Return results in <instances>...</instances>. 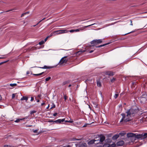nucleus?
I'll list each match as a JSON object with an SVG mask.
<instances>
[{
  "instance_id": "12",
  "label": "nucleus",
  "mask_w": 147,
  "mask_h": 147,
  "mask_svg": "<svg viewBox=\"0 0 147 147\" xmlns=\"http://www.w3.org/2000/svg\"><path fill=\"white\" fill-rule=\"evenodd\" d=\"M114 73L111 71H107L105 72V74L109 76H113L114 75Z\"/></svg>"
},
{
  "instance_id": "6",
  "label": "nucleus",
  "mask_w": 147,
  "mask_h": 147,
  "mask_svg": "<svg viewBox=\"0 0 147 147\" xmlns=\"http://www.w3.org/2000/svg\"><path fill=\"white\" fill-rule=\"evenodd\" d=\"M105 137L104 136H101L100 139L97 140H96V141H97V142H96L95 143V144H97L98 143H100L102 144V142L104 141L105 139Z\"/></svg>"
},
{
  "instance_id": "24",
  "label": "nucleus",
  "mask_w": 147,
  "mask_h": 147,
  "mask_svg": "<svg viewBox=\"0 0 147 147\" xmlns=\"http://www.w3.org/2000/svg\"><path fill=\"white\" fill-rule=\"evenodd\" d=\"M44 73V72H42L38 74H34L33 75L36 76H39L42 75Z\"/></svg>"
},
{
  "instance_id": "2",
  "label": "nucleus",
  "mask_w": 147,
  "mask_h": 147,
  "mask_svg": "<svg viewBox=\"0 0 147 147\" xmlns=\"http://www.w3.org/2000/svg\"><path fill=\"white\" fill-rule=\"evenodd\" d=\"M68 32V31L66 30H56L54 31L53 33V34H51V36L53 35H57L60 34H63L65 33H67Z\"/></svg>"
},
{
  "instance_id": "35",
  "label": "nucleus",
  "mask_w": 147,
  "mask_h": 147,
  "mask_svg": "<svg viewBox=\"0 0 147 147\" xmlns=\"http://www.w3.org/2000/svg\"><path fill=\"white\" fill-rule=\"evenodd\" d=\"M67 31H68V32H71V33L75 32V30H70L69 31H68V30H67Z\"/></svg>"
},
{
  "instance_id": "49",
  "label": "nucleus",
  "mask_w": 147,
  "mask_h": 147,
  "mask_svg": "<svg viewBox=\"0 0 147 147\" xmlns=\"http://www.w3.org/2000/svg\"><path fill=\"white\" fill-rule=\"evenodd\" d=\"M67 83V82H65L63 83V85H65Z\"/></svg>"
},
{
  "instance_id": "17",
  "label": "nucleus",
  "mask_w": 147,
  "mask_h": 147,
  "mask_svg": "<svg viewBox=\"0 0 147 147\" xmlns=\"http://www.w3.org/2000/svg\"><path fill=\"white\" fill-rule=\"evenodd\" d=\"M96 140H90L89 142V143L91 144H92L93 143H94L95 144V143H96V142H96Z\"/></svg>"
},
{
  "instance_id": "34",
  "label": "nucleus",
  "mask_w": 147,
  "mask_h": 147,
  "mask_svg": "<svg viewBox=\"0 0 147 147\" xmlns=\"http://www.w3.org/2000/svg\"><path fill=\"white\" fill-rule=\"evenodd\" d=\"M36 112V111H30V114L32 115L33 113H35Z\"/></svg>"
},
{
  "instance_id": "19",
  "label": "nucleus",
  "mask_w": 147,
  "mask_h": 147,
  "mask_svg": "<svg viewBox=\"0 0 147 147\" xmlns=\"http://www.w3.org/2000/svg\"><path fill=\"white\" fill-rule=\"evenodd\" d=\"M143 139L145 138L147 136V133H145L144 134H142Z\"/></svg>"
},
{
  "instance_id": "47",
  "label": "nucleus",
  "mask_w": 147,
  "mask_h": 147,
  "mask_svg": "<svg viewBox=\"0 0 147 147\" xmlns=\"http://www.w3.org/2000/svg\"><path fill=\"white\" fill-rule=\"evenodd\" d=\"M130 25H131V26H133V24L132 23V20H130Z\"/></svg>"
},
{
  "instance_id": "29",
  "label": "nucleus",
  "mask_w": 147,
  "mask_h": 147,
  "mask_svg": "<svg viewBox=\"0 0 147 147\" xmlns=\"http://www.w3.org/2000/svg\"><path fill=\"white\" fill-rule=\"evenodd\" d=\"M118 95H119V94H118V93L116 94H116H115L114 97V98L115 99H116L117 97L118 96Z\"/></svg>"
},
{
  "instance_id": "44",
  "label": "nucleus",
  "mask_w": 147,
  "mask_h": 147,
  "mask_svg": "<svg viewBox=\"0 0 147 147\" xmlns=\"http://www.w3.org/2000/svg\"><path fill=\"white\" fill-rule=\"evenodd\" d=\"M67 97L66 95H65L64 96V98L65 100L67 99Z\"/></svg>"
},
{
  "instance_id": "3",
  "label": "nucleus",
  "mask_w": 147,
  "mask_h": 147,
  "mask_svg": "<svg viewBox=\"0 0 147 147\" xmlns=\"http://www.w3.org/2000/svg\"><path fill=\"white\" fill-rule=\"evenodd\" d=\"M127 115L126 116L123 113L121 115L122 116V118L120 121V122L123 121L124 122H125L129 121V117L128 115H129V110L127 111L126 112Z\"/></svg>"
},
{
  "instance_id": "56",
  "label": "nucleus",
  "mask_w": 147,
  "mask_h": 147,
  "mask_svg": "<svg viewBox=\"0 0 147 147\" xmlns=\"http://www.w3.org/2000/svg\"><path fill=\"white\" fill-rule=\"evenodd\" d=\"M42 21V20H40L36 24L37 25H38V24H39L40 22H41Z\"/></svg>"
},
{
  "instance_id": "16",
  "label": "nucleus",
  "mask_w": 147,
  "mask_h": 147,
  "mask_svg": "<svg viewBox=\"0 0 147 147\" xmlns=\"http://www.w3.org/2000/svg\"><path fill=\"white\" fill-rule=\"evenodd\" d=\"M20 100H25L26 101H27L28 100V97L26 96H23Z\"/></svg>"
},
{
  "instance_id": "32",
  "label": "nucleus",
  "mask_w": 147,
  "mask_h": 147,
  "mask_svg": "<svg viewBox=\"0 0 147 147\" xmlns=\"http://www.w3.org/2000/svg\"><path fill=\"white\" fill-rule=\"evenodd\" d=\"M51 79V77H49L48 78H47L45 79V81H49V80H50Z\"/></svg>"
},
{
  "instance_id": "36",
  "label": "nucleus",
  "mask_w": 147,
  "mask_h": 147,
  "mask_svg": "<svg viewBox=\"0 0 147 147\" xmlns=\"http://www.w3.org/2000/svg\"><path fill=\"white\" fill-rule=\"evenodd\" d=\"M15 94H13L12 95V98H13L15 97Z\"/></svg>"
},
{
  "instance_id": "40",
  "label": "nucleus",
  "mask_w": 147,
  "mask_h": 147,
  "mask_svg": "<svg viewBox=\"0 0 147 147\" xmlns=\"http://www.w3.org/2000/svg\"><path fill=\"white\" fill-rule=\"evenodd\" d=\"M98 105L97 104H95L94 105V107L96 108H98Z\"/></svg>"
},
{
  "instance_id": "27",
  "label": "nucleus",
  "mask_w": 147,
  "mask_h": 147,
  "mask_svg": "<svg viewBox=\"0 0 147 147\" xmlns=\"http://www.w3.org/2000/svg\"><path fill=\"white\" fill-rule=\"evenodd\" d=\"M116 79L114 78H113L111 80V81L112 82H113L115 81Z\"/></svg>"
},
{
  "instance_id": "51",
  "label": "nucleus",
  "mask_w": 147,
  "mask_h": 147,
  "mask_svg": "<svg viewBox=\"0 0 147 147\" xmlns=\"http://www.w3.org/2000/svg\"><path fill=\"white\" fill-rule=\"evenodd\" d=\"M117 23V22H114V23H112V24H109V25H107V26H109V25H111L114 24H115V23Z\"/></svg>"
},
{
  "instance_id": "53",
  "label": "nucleus",
  "mask_w": 147,
  "mask_h": 147,
  "mask_svg": "<svg viewBox=\"0 0 147 147\" xmlns=\"http://www.w3.org/2000/svg\"><path fill=\"white\" fill-rule=\"evenodd\" d=\"M94 51V50H91L89 52V53H91L93 52Z\"/></svg>"
},
{
  "instance_id": "54",
  "label": "nucleus",
  "mask_w": 147,
  "mask_h": 147,
  "mask_svg": "<svg viewBox=\"0 0 147 147\" xmlns=\"http://www.w3.org/2000/svg\"><path fill=\"white\" fill-rule=\"evenodd\" d=\"M32 125H26V127H30L31 126H32Z\"/></svg>"
},
{
  "instance_id": "5",
  "label": "nucleus",
  "mask_w": 147,
  "mask_h": 147,
  "mask_svg": "<svg viewBox=\"0 0 147 147\" xmlns=\"http://www.w3.org/2000/svg\"><path fill=\"white\" fill-rule=\"evenodd\" d=\"M102 41V39L95 40L92 41L91 43L93 45V46H95L97 44L101 43Z\"/></svg>"
},
{
  "instance_id": "46",
  "label": "nucleus",
  "mask_w": 147,
  "mask_h": 147,
  "mask_svg": "<svg viewBox=\"0 0 147 147\" xmlns=\"http://www.w3.org/2000/svg\"><path fill=\"white\" fill-rule=\"evenodd\" d=\"M37 131L38 130L37 129H36V130H34V131H33V132L34 133H36L37 132Z\"/></svg>"
},
{
  "instance_id": "20",
  "label": "nucleus",
  "mask_w": 147,
  "mask_h": 147,
  "mask_svg": "<svg viewBox=\"0 0 147 147\" xmlns=\"http://www.w3.org/2000/svg\"><path fill=\"white\" fill-rule=\"evenodd\" d=\"M116 144L115 143H113L112 144L110 145L109 147H115L116 146Z\"/></svg>"
},
{
  "instance_id": "18",
  "label": "nucleus",
  "mask_w": 147,
  "mask_h": 147,
  "mask_svg": "<svg viewBox=\"0 0 147 147\" xmlns=\"http://www.w3.org/2000/svg\"><path fill=\"white\" fill-rule=\"evenodd\" d=\"M126 133L124 132H121L119 133V135H120L121 136H124V135L126 134Z\"/></svg>"
},
{
  "instance_id": "50",
  "label": "nucleus",
  "mask_w": 147,
  "mask_h": 147,
  "mask_svg": "<svg viewBox=\"0 0 147 147\" xmlns=\"http://www.w3.org/2000/svg\"><path fill=\"white\" fill-rule=\"evenodd\" d=\"M57 115V113H55L53 114V116H56Z\"/></svg>"
},
{
  "instance_id": "11",
  "label": "nucleus",
  "mask_w": 147,
  "mask_h": 147,
  "mask_svg": "<svg viewBox=\"0 0 147 147\" xmlns=\"http://www.w3.org/2000/svg\"><path fill=\"white\" fill-rule=\"evenodd\" d=\"M135 136L136 139H143L142 134H137V135H136V134H135Z\"/></svg>"
},
{
  "instance_id": "41",
  "label": "nucleus",
  "mask_w": 147,
  "mask_h": 147,
  "mask_svg": "<svg viewBox=\"0 0 147 147\" xmlns=\"http://www.w3.org/2000/svg\"><path fill=\"white\" fill-rule=\"evenodd\" d=\"M60 121H61V122H63L65 121V119H60Z\"/></svg>"
},
{
  "instance_id": "13",
  "label": "nucleus",
  "mask_w": 147,
  "mask_h": 147,
  "mask_svg": "<svg viewBox=\"0 0 147 147\" xmlns=\"http://www.w3.org/2000/svg\"><path fill=\"white\" fill-rule=\"evenodd\" d=\"M119 136L118 134H117L114 135L112 137V139L113 140H116L117 139Z\"/></svg>"
},
{
  "instance_id": "38",
  "label": "nucleus",
  "mask_w": 147,
  "mask_h": 147,
  "mask_svg": "<svg viewBox=\"0 0 147 147\" xmlns=\"http://www.w3.org/2000/svg\"><path fill=\"white\" fill-rule=\"evenodd\" d=\"M79 31H80V30H79V28H78V29H76V30H75V32H79Z\"/></svg>"
},
{
  "instance_id": "7",
  "label": "nucleus",
  "mask_w": 147,
  "mask_h": 147,
  "mask_svg": "<svg viewBox=\"0 0 147 147\" xmlns=\"http://www.w3.org/2000/svg\"><path fill=\"white\" fill-rule=\"evenodd\" d=\"M66 57H64L61 58L59 62V65L63 64L67 62V60L65 59Z\"/></svg>"
},
{
  "instance_id": "30",
  "label": "nucleus",
  "mask_w": 147,
  "mask_h": 147,
  "mask_svg": "<svg viewBox=\"0 0 147 147\" xmlns=\"http://www.w3.org/2000/svg\"><path fill=\"white\" fill-rule=\"evenodd\" d=\"M55 105L54 104H53L52 105H51V107L50 109L55 108Z\"/></svg>"
},
{
  "instance_id": "22",
  "label": "nucleus",
  "mask_w": 147,
  "mask_h": 147,
  "mask_svg": "<svg viewBox=\"0 0 147 147\" xmlns=\"http://www.w3.org/2000/svg\"><path fill=\"white\" fill-rule=\"evenodd\" d=\"M108 44V43H107V44H103L102 45H99V46H96V48H99V47H103V46H104L106 45H107Z\"/></svg>"
},
{
  "instance_id": "58",
  "label": "nucleus",
  "mask_w": 147,
  "mask_h": 147,
  "mask_svg": "<svg viewBox=\"0 0 147 147\" xmlns=\"http://www.w3.org/2000/svg\"><path fill=\"white\" fill-rule=\"evenodd\" d=\"M49 107V105L48 107H47V109H48Z\"/></svg>"
},
{
  "instance_id": "37",
  "label": "nucleus",
  "mask_w": 147,
  "mask_h": 147,
  "mask_svg": "<svg viewBox=\"0 0 147 147\" xmlns=\"http://www.w3.org/2000/svg\"><path fill=\"white\" fill-rule=\"evenodd\" d=\"M49 37V36H47L45 39L44 40V41L45 42L47 40L48 38Z\"/></svg>"
},
{
  "instance_id": "33",
  "label": "nucleus",
  "mask_w": 147,
  "mask_h": 147,
  "mask_svg": "<svg viewBox=\"0 0 147 147\" xmlns=\"http://www.w3.org/2000/svg\"><path fill=\"white\" fill-rule=\"evenodd\" d=\"M8 61V60H7L6 61H3V62H2L0 63V65H1L4 63H6Z\"/></svg>"
},
{
  "instance_id": "45",
  "label": "nucleus",
  "mask_w": 147,
  "mask_h": 147,
  "mask_svg": "<svg viewBox=\"0 0 147 147\" xmlns=\"http://www.w3.org/2000/svg\"><path fill=\"white\" fill-rule=\"evenodd\" d=\"M26 14V13H23V14H22L21 15V17H23V16H24Z\"/></svg>"
},
{
  "instance_id": "8",
  "label": "nucleus",
  "mask_w": 147,
  "mask_h": 147,
  "mask_svg": "<svg viewBox=\"0 0 147 147\" xmlns=\"http://www.w3.org/2000/svg\"><path fill=\"white\" fill-rule=\"evenodd\" d=\"M96 24L94 23V24H91V25H88V26H84L82 27H80V28H78L79 29L80 31H82L84 30L87 27H89L90 26H92V25H94L95 24Z\"/></svg>"
},
{
  "instance_id": "61",
  "label": "nucleus",
  "mask_w": 147,
  "mask_h": 147,
  "mask_svg": "<svg viewBox=\"0 0 147 147\" xmlns=\"http://www.w3.org/2000/svg\"><path fill=\"white\" fill-rule=\"evenodd\" d=\"M26 13V14H28V12H26V13Z\"/></svg>"
},
{
  "instance_id": "59",
  "label": "nucleus",
  "mask_w": 147,
  "mask_h": 147,
  "mask_svg": "<svg viewBox=\"0 0 147 147\" xmlns=\"http://www.w3.org/2000/svg\"><path fill=\"white\" fill-rule=\"evenodd\" d=\"M84 52V51H78V53H79V52H81V53H83V52Z\"/></svg>"
},
{
  "instance_id": "60",
  "label": "nucleus",
  "mask_w": 147,
  "mask_h": 147,
  "mask_svg": "<svg viewBox=\"0 0 147 147\" xmlns=\"http://www.w3.org/2000/svg\"><path fill=\"white\" fill-rule=\"evenodd\" d=\"M127 137H129V133L127 134Z\"/></svg>"
},
{
  "instance_id": "15",
  "label": "nucleus",
  "mask_w": 147,
  "mask_h": 147,
  "mask_svg": "<svg viewBox=\"0 0 147 147\" xmlns=\"http://www.w3.org/2000/svg\"><path fill=\"white\" fill-rule=\"evenodd\" d=\"M97 85L99 87H100L101 86V82L99 80H97Z\"/></svg>"
},
{
  "instance_id": "63",
  "label": "nucleus",
  "mask_w": 147,
  "mask_h": 147,
  "mask_svg": "<svg viewBox=\"0 0 147 147\" xmlns=\"http://www.w3.org/2000/svg\"><path fill=\"white\" fill-rule=\"evenodd\" d=\"M71 86V85L70 84V85H69V87H70Z\"/></svg>"
},
{
  "instance_id": "28",
  "label": "nucleus",
  "mask_w": 147,
  "mask_h": 147,
  "mask_svg": "<svg viewBox=\"0 0 147 147\" xmlns=\"http://www.w3.org/2000/svg\"><path fill=\"white\" fill-rule=\"evenodd\" d=\"M45 43V42L43 40H42L39 42V45H42Z\"/></svg>"
},
{
  "instance_id": "42",
  "label": "nucleus",
  "mask_w": 147,
  "mask_h": 147,
  "mask_svg": "<svg viewBox=\"0 0 147 147\" xmlns=\"http://www.w3.org/2000/svg\"><path fill=\"white\" fill-rule=\"evenodd\" d=\"M34 100V98L33 97H31V99L30 100L31 101H32Z\"/></svg>"
},
{
  "instance_id": "62",
  "label": "nucleus",
  "mask_w": 147,
  "mask_h": 147,
  "mask_svg": "<svg viewBox=\"0 0 147 147\" xmlns=\"http://www.w3.org/2000/svg\"><path fill=\"white\" fill-rule=\"evenodd\" d=\"M37 102H39V100H38L37 101Z\"/></svg>"
},
{
  "instance_id": "39",
  "label": "nucleus",
  "mask_w": 147,
  "mask_h": 147,
  "mask_svg": "<svg viewBox=\"0 0 147 147\" xmlns=\"http://www.w3.org/2000/svg\"><path fill=\"white\" fill-rule=\"evenodd\" d=\"M136 29H135V30H134V31H131V32H129V34H130V33H131L132 32H136Z\"/></svg>"
},
{
  "instance_id": "43",
  "label": "nucleus",
  "mask_w": 147,
  "mask_h": 147,
  "mask_svg": "<svg viewBox=\"0 0 147 147\" xmlns=\"http://www.w3.org/2000/svg\"><path fill=\"white\" fill-rule=\"evenodd\" d=\"M73 122V121L72 120H69L68 121V122L70 123H72Z\"/></svg>"
},
{
  "instance_id": "4",
  "label": "nucleus",
  "mask_w": 147,
  "mask_h": 147,
  "mask_svg": "<svg viewBox=\"0 0 147 147\" xmlns=\"http://www.w3.org/2000/svg\"><path fill=\"white\" fill-rule=\"evenodd\" d=\"M135 136V134L129 133V144H131V143H133L136 140V138Z\"/></svg>"
},
{
  "instance_id": "1",
  "label": "nucleus",
  "mask_w": 147,
  "mask_h": 147,
  "mask_svg": "<svg viewBox=\"0 0 147 147\" xmlns=\"http://www.w3.org/2000/svg\"><path fill=\"white\" fill-rule=\"evenodd\" d=\"M137 111V107L136 105L133 107L129 110V121L132 120V119L130 118V117H133Z\"/></svg>"
},
{
  "instance_id": "57",
  "label": "nucleus",
  "mask_w": 147,
  "mask_h": 147,
  "mask_svg": "<svg viewBox=\"0 0 147 147\" xmlns=\"http://www.w3.org/2000/svg\"><path fill=\"white\" fill-rule=\"evenodd\" d=\"M2 98V97L1 95H0V100H1Z\"/></svg>"
},
{
  "instance_id": "14",
  "label": "nucleus",
  "mask_w": 147,
  "mask_h": 147,
  "mask_svg": "<svg viewBox=\"0 0 147 147\" xmlns=\"http://www.w3.org/2000/svg\"><path fill=\"white\" fill-rule=\"evenodd\" d=\"M53 67H48L47 66L45 65L43 67H38L41 69H50L52 68Z\"/></svg>"
},
{
  "instance_id": "23",
  "label": "nucleus",
  "mask_w": 147,
  "mask_h": 147,
  "mask_svg": "<svg viewBox=\"0 0 147 147\" xmlns=\"http://www.w3.org/2000/svg\"><path fill=\"white\" fill-rule=\"evenodd\" d=\"M110 145L108 144H105L103 146V147H109Z\"/></svg>"
},
{
  "instance_id": "52",
  "label": "nucleus",
  "mask_w": 147,
  "mask_h": 147,
  "mask_svg": "<svg viewBox=\"0 0 147 147\" xmlns=\"http://www.w3.org/2000/svg\"><path fill=\"white\" fill-rule=\"evenodd\" d=\"M9 146L7 145H5L3 147H8Z\"/></svg>"
},
{
  "instance_id": "10",
  "label": "nucleus",
  "mask_w": 147,
  "mask_h": 147,
  "mask_svg": "<svg viewBox=\"0 0 147 147\" xmlns=\"http://www.w3.org/2000/svg\"><path fill=\"white\" fill-rule=\"evenodd\" d=\"M140 100L142 103L145 102L146 101V99L145 97L143 96H141L140 98Z\"/></svg>"
},
{
  "instance_id": "31",
  "label": "nucleus",
  "mask_w": 147,
  "mask_h": 147,
  "mask_svg": "<svg viewBox=\"0 0 147 147\" xmlns=\"http://www.w3.org/2000/svg\"><path fill=\"white\" fill-rule=\"evenodd\" d=\"M54 122H58L59 123H61V121H60V119H58L57 120H55L54 121Z\"/></svg>"
},
{
  "instance_id": "55",
  "label": "nucleus",
  "mask_w": 147,
  "mask_h": 147,
  "mask_svg": "<svg viewBox=\"0 0 147 147\" xmlns=\"http://www.w3.org/2000/svg\"><path fill=\"white\" fill-rule=\"evenodd\" d=\"M45 104V103L44 102H43L41 104V105L42 106H43V105H44Z\"/></svg>"
},
{
  "instance_id": "9",
  "label": "nucleus",
  "mask_w": 147,
  "mask_h": 147,
  "mask_svg": "<svg viewBox=\"0 0 147 147\" xmlns=\"http://www.w3.org/2000/svg\"><path fill=\"white\" fill-rule=\"evenodd\" d=\"M124 144V142L123 140H121L118 142L116 143V145L117 146H121Z\"/></svg>"
},
{
  "instance_id": "25",
  "label": "nucleus",
  "mask_w": 147,
  "mask_h": 147,
  "mask_svg": "<svg viewBox=\"0 0 147 147\" xmlns=\"http://www.w3.org/2000/svg\"><path fill=\"white\" fill-rule=\"evenodd\" d=\"M10 86L11 87H14L17 85V84L16 83L14 84H9Z\"/></svg>"
},
{
  "instance_id": "26",
  "label": "nucleus",
  "mask_w": 147,
  "mask_h": 147,
  "mask_svg": "<svg viewBox=\"0 0 147 147\" xmlns=\"http://www.w3.org/2000/svg\"><path fill=\"white\" fill-rule=\"evenodd\" d=\"M3 56L4 57H0V59H5L7 57V55H4Z\"/></svg>"
},
{
  "instance_id": "48",
  "label": "nucleus",
  "mask_w": 147,
  "mask_h": 147,
  "mask_svg": "<svg viewBox=\"0 0 147 147\" xmlns=\"http://www.w3.org/2000/svg\"><path fill=\"white\" fill-rule=\"evenodd\" d=\"M28 118V116H26V117H25L22 118V119H23V120H24V119H27Z\"/></svg>"
},
{
  "instance_id": "64",
  "label": "nucleus",
  "mask_w": 147,
  "mask_h": 147,
  "mask_svg": "<svg viewBox=\"0 0 147 147\" xmlns=\"http://www.w3.org/2000/svg\"><path fill=\"white\" fill-rule=\"evenodd\" d=\"M65 121L66 122H68V121L67 120H65Z\"/></svg>"
},
{
  "instance_id": "21",
  "label": "nucleus",
  "mask_w": 147,
  "mask_h": 147,
  "mask_svg": "<svg viewBox=\"0 0 147 147\" xmlns=\"http://www.w3.org/2000/svg\"><path fill=\"white\" fill-rule=\"evenodd\" d=\"M23 120L22 119H17L15 121V122L18 123L20 121Z\"/></svg>"
}]
</instances>
